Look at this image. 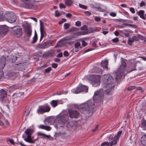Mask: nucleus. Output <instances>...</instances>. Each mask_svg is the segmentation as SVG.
I'll use <instances>...</instances> for the list:
<instances>
[{
	"mask_svg": "<svg viewBox=\"0 0 146 146\" xmlns=\"http://www.w3.org/2000/svg\"><path fill=\"white\" fill-rule=\"evenodd\" d=\"M102 81L104 87L106 88V92L108 94L114 87V80L110 74H108L102 76Z\"/></svg>",
	"mask_w": 146,
	"mask_h": 146,
	"instance_id": "obj_1",
	"label": "nucleus"
},
{
	"mask_svg": "<svg viewBox=\"0 0 146 146\" xmlns=\"http://www.w3.org/2000/svg\"><path fill=\"white\" fill-rule=\"evenodd\" d=\"M94 103L92 100H88L87 102L81 104L78 107L79 111L83 113H89L94 109Z\"/></svg>",
	"mask_w": 146,
	"mask_h": 146,
	"instance_id": "obj_2",
	"label": "nucleus"
},
{
	"mask_svg": "<svg viewBox=\"0 0 146 146\" xmlns=\"http://www.w3.org/2000/svg\"><path fill=\"white\" fill-rule=\"evenodd\" d=\"M126 66V64L125 60L124 59H122L119 68L115 73L116 76L115 79L116 80L120 78L123 76L124 75Z\"/></svg>",
	"mask_w": 146,
	"mask_h": 146,
	"instance_id": "obj_3",
	"label": "nucleus"
},
{
	"mask_svg": "<svg viewBox=\"0 0 146 146\" xmlns=\"http://www.w3.org/2000/svg\"><path fill=\"white\" fill-rule=\"evenodd\" d=\"M68 118V115L66 114H60L58 116L56 119L57 125L60 127H63Z\"/></svg>",
	"mask_w": 146,
	"mask_h": 146,
	"instance_id": "obj_4",
	"label": "nucleus"
},
{
	"mask_svg": "<svg viewBox=\"0 0 146 146\" xmlns=\"http://www.w3.org/2000/svg\"><path fill=\"white\" fill-rule=\"evenodd\" d=\"M34 130L33 129H27L25 132V134L23 135V137L26 142L31 143L34 142L32 141L31 135L33 132Z\"/></svg>",
	"mask_w": 146,
	"mask_h": 146,
	"instance_id": "obj_5",
	"label": "nucleus"
},
{
	"mask_svg": "<svg viewBox=\"0 0 146 146\" xmlns=\"http://www.w3.org/2000/svg\"><path fill=\"white\" fill-rule=\"evenodd\" d=\"M122 133V131H118L115 135H111L108 138V140L111 142H109L110 143L111 146L117 144V141L118 140L120 136Z\"/></svg>",
	"mask_w": 146,
	"mask_h": 146,
	"instance_id": "obj_6",
	"label": "nucleus"
},
{
	"mask_svg": "<svg viewBox=\"0 0 146 146\" xmlns=\"http://www.w3.org/2000/svg\"><path fill=\"white\" fill-rule=\"evenodd\" d=\"M104 93L102 89L98 90L94 93L93 100L95 102H98L101 101L103 98Z\"/></svg>",
	"mask_w": 146,
	"mask_h": 146,
	"instance_id": "obj_7",
	"label": "nucleus"
},
{
	"mask_svg": "<svg viewBox=\"0 0 146 146\" xmlns=\"http://www.w3.org/2000/svg\"><path fill=\"white\" fill-rule=\"evenodd\" d=\"M5 20L8 22L12 23L15 22L17 19V17L15 14L11 12L7 13L5 14Z\"/></svg>",
	"mask_w": 146,
	"mask_h": 146,
	"instance_id": "obj_8",
	"label": "nucleus"
},
{
	"mask_svg": "<svg viewBox=\"0 0 146 146\" xmlns=\"http://www.w3.org/2000/svg\"><path fill=\"white\" fill-rule=\"evenodd\" d=\"M50 109V108L48 106H40L37 111L38 113L42 114L45 112H49Z\"/></svg>",
	"mask_w": 146,
	"mask_h": 146,
	"instance_id": "obj_9",
	"label": "nucleus"
},
{
	"mask_svg": "<svg viewBox=\"0 0 146 146\" xmlns=\"http://www.w3.org/2000/svg\"><path fill=\"white\" fill-rule=\"evenodd\" d=\"M92 78L91 80L92 84L94 87L100 85V76H99L96 75H92L91 78Z\"/></svg>",
	"mask_w": 146,
	"mask_h": 146,
	"instance_id": "obj_10",
	"label": "nucleus"
},
{
	"mask_svg": "<svg viewBox=\"0 0 146 146\" xmlns=\"http://www.w3.org/2000/svg\"><path fill=\"white\" fill-rule=\"evenodd\" d=\"M16 27H13V29L12 31V33L15 36L17 37L21 36L22 35V30L21 28H18L16 29Z\"/></svg>",
	"mask_w": 146,
	"mask_h": 146,
	"instance_id": "obj_11",
	"label": "nucleus"
},
{
	"mask_svg": "<svg viewBox=\"0 0 146 146\" xmlns=\"http://www.w3.org/2000/svg\"><path fill=\"white\" fill-rule=\"evenodd\" d=\"M23 2L22 4L24 7L26 8L31 9L33 6V4L29 0H20Z\"/></svg>",
	"mask_w": 146,
	"mask_h": 146,
	"instance_id": "obj_12",
	"label": "nucleus"
},
{
	"mask_svg": "<svg viewBox=\"0 0 146 146\" xmlns=\"http://www.w3.org/2000/svg\"><path fill=\"white\" fill-rule=\"evenodd\" d=\"M25 32L28 36H30L32 34V30L31 26L29 25H23Z\"/></svg>",
	"mask_w": 146,
	"mask_h": 146,
	"instance_id": "obj_13",
	"label": "nucleus"
},
{
	"mask_svg": "<svg viewBox=\"0 0 146 146\" xmlns=\"http://www.w3.org/2000/svg\"><path fill=\"white\" fill-rule=\"evenodd\" d=\"M68 113L71 118H77L79 116V113L76 110H70L68 111Z\"/></svg>",
	"mask_w": 146,
	"mask_h": 146,
	"instance_id": "obj_14",
	"label": "nucleus"
},
{
	"mask_svg": "<svg viewBox=\"0 0 146 146\" xmlns=\"http://www.w3.org/2000/svg\"><path fill=\"white\" fill-rule=\"evenodd\" d=\"M8 31V27L6 25H3L0 27V36L5 35Z\"/></svg>",
	"mask_w": 146,
	"mask_h": 146,
	"instance_id": "obj_15",
	"label": "nucleus"
},
{
	"mask_svg": "<svg viewBox=\"0 0 146 146\" xmlns=\"http://www.w3.org/2000/svg\"><path fill=\"white\" fill-rule=\"evenodd\" d=\"M37 135L38 136L40 137L43 139H48L52 141L53 139L52 137H51L50 135H47L44 133L38 132L37 133Z\"/></svg>",
	"mask_w": 146,
	"mask_h": 146,
	"instance_id": "obj_16",
	"label": "nucleus"
},
{
	"mask_svg": "<svg viewBox=\"0 0 146 146\" xmlns=\"http://www.w3.org/2000/svg\"><path fill=\"white\" fill-rule=\"evenodd\" d=\"M17 59V57L13 55L12 54L9 55L7 57V60L9 62H10L14 63Z\"/></svg>",
	"mask_w": 146,
	"mask_h": 146,
	"instance_id": "obj_17",
	"label": "nucleus"
},
{
	"mask_svg": "<svg viewBox=\"0 0 146 146\" xmlns=\"http://www.w3.org/2000/svg\"><path fill=\"white\" fill-rule=\"evenodd\" d=\"M7 96V92L5 90L1 89L0 90V100L1 101H3L4 99Z\"/></svg>",
	"mask_w": 146,
	"mask_h": 146,
	"instance_id": "obj_18",
	"label": "nucleus"
},
{
	"mask_svg": "<svg viewBox=\"0 0 146 146\" xmlns=\"http://www.w3.org/2000/svg\"><path fill=\"white\" fill-rule=\"evenodd\" d=\"M6 58L3 56L0 58V69H3L5 65Z\"/></svg>",
	"mask_w": 146,
	"mask_h": 146,
	"instance_id": "obj_19",
	"label": "nucleus"
},
{
	"mask_svg": "<svg viewBox=\"0 0 146 146\" xmlns=\"http://www.w3.org/2000/svg\"><path fill=\"white\" fill-rule=\"evenodd\" d=\"M40 31L41 33V37L40 40L43 38L44 32V30L43 24L42 22L40 20Z\"/></svg>",
	"mask_w": 146,
	"mask_h": 146,
	"instance_id": "obj_20",
	"label": "nucleus"
},
{
	"mask_svg": "<svg viewBox=\"0 0 146 146\" xmlns=\"http://www.w3.org/2000/svg\"><path fill=\"white\" fill-rule=\"evenodd\" d=\"M19 72L10 71L8 73L7 75L9 77H16L19 76Z\"/></svg>",
	"mask_w": 146,
	"mask_h": 146,
	"instance_id": "obj_21",
	"label": "nucleus"
},
{
	"mask_svg": "<svg viewBox=\"0 0 146 146\" xmlns=\"http://www.w3.org/2000/svg\"><path fill=\"white\" fill-rule=\"evenodd\" d=\"M144 11L142 10H141L137 13L140 17L143 19H145V17L144 16Z\"/></svg>",
	"mask_w": 146,
	"mask_h": 146,
	"instance_id": "obj_22",
	"label": "nucleus"
},
{
	"mask_svg": "<svg viewBox=\"0 0 146 146\" xmlns=\"http://www.w3.org/2000/svg\"><path fill=\"white\" fill-rule=\"evenodd\" d=\"M141 127L145 130H146V120L144 118L142 119L141 121Z\"/></svg>",
	"mask_w": 146,
	"mask_h": 146,
	"instance_id": "obj_23",
	"label": "nucleus"
},
{
	"mask_svg": "<svg viewBox=\"0 0 146 146\" xmlns=\"http://www.w3.org/2000/svg\"><path fill=\"white\" fill-rule=\"evenodd\" d=\"M30 111V109L29 107H26L25 109V111L23 113V115L26 117L29 115Z\"/></svg>",
	"mask_w": 146,
	"mask_h": 146,
	"instance_id": "obj_24",
	"label": "nucleus"
},
{
	"mask_svg": "<svg viewBox=\"0 0 146 146\" xmlns=\"http://www.w3.org/2000/svg\"><path fill=\"white\" fill-rule=\"evenodd\" d=\"M80 89L81 90V92H87L88 89V88L86 86H83L82 85L79 86Z\"/></svg>",
	"mask_w": 146,
	"mask_h": 146,
	"instance_id": "obj_25",
	"label": "nucleus"
},
{
	"mask_svg": "<svg viewBox=\"0 0 146 146\" xmlns=\"http://www.w3.org/2000/svg\"><path fill=\"white\" fill-rule=\"evenodd\" d=\"M141 142L143 146H146V134L142 136Z\"/></svg>",
	"mask_w": 146,
	"mask_h": 146,
	"instance_id": "obj_26",
	"label": "nucleus"
},
{
	"mask_svg": "<svg viewBox=\"0 0 146 146\" xmlns=\"http://www.w3.org/2000/svg\"><path fill=\"white\" fill-rule=\"evenodd\" d=\"M108 61L107 60H103L102 62L101 65L102 66L105 68H108Z\"/></svg>",
	"mask_w": 146,
	"mask_h": 146,
	"instance_id": "obj_27",
	"label": "nucleus"
},
{
	"mask_svg": "<svg viewBox=\"0 0 146 146\" xmlns=\"http://www.w3.org/2000/svg\"><path fill=\"white\" fill-rule=\"evenodd\" d=\"M92 46L93 47H94V48H91L88 49L86 50H85L83 52V54L87 52L88 51H91L92 50H93L95 49V48L96 47V44L95 42H93L92 44Z\"/></svg>",
	"mask_w": 146,
	"mask_h": 146,
	"instance_id": "obj_28",
	"label": "nucleus"
},
{
	"mask_svg": "<svg viewBox=\"0 0 146 146\" xmlns=\"http://www.w3.org/2000/svg\"><path fill=\"white\" fill-rule=\"evenodd\" d=\"M52 43V42L50 41L44 42L43 44L44 46L45 47V48H46L50 46L51 45V44Z\"/></svg>",
	"mask_w": 146,
	"mask_h": 146,
	"instance_id": "obj_29",
	"label": "nucleus"
},
{
	"mask_svg": "<svg viewBox=\"0 0 146 146\" xmlns=\"http://www.w3.org/2000/svg\"><path fill=\"white\" fill-rule=\"evenodd\" d=\"M74 38V36H72V35H70L69 36H67L63 38V41L66 40H69L73 39Z\"/></svg>",
	"mask_w": 146,
	"mask_h": 146,
	"instance_id": "obj_30",
	"label": "nucleus"
},
{
	"mask_svg": "<svg viewBox=\"0 0 146 146\" xmlns=\"http://www.w3.org/2000/svg\"><path fill=\"white\" fill-rule=\"evenodd\" d=\"M58 101L57 100H52L50 103V104L53 107H56L58 104Z\"/></svg>",
	"mask_w": 146,
	"mask_h": 146,
	"instance_id": "obj_31",
	"label": "nucleus"
},
{
	"mask_svg": "<svg viewBox=\"0 0 146 146\" xmlns=\"http://www.w3.org/2000/svg\"><path fill=\"white\" fill-rule=\"evenodd\" d=\"M64 2L66 5L68 6H70L73 4L72 0H65Z\"/></svg>",
	"mask_w": 146,
	"mask_h": 146,
	"instance_id": "obj_32",
	"label": "nucleus"
},
{
	"mask_svg": "<svg viewBox=\"0 0 146 146\" xmlns=\"http://www.w3.org/2000/svg\"><path fill=\"white\" fill-rule=\"evenodd\" d=\"M79 29L78 28H76L74 27H71L70 30H69L68 33H70L71 32H77L79 30Z\"/></svg>",
	"mask_w": 146,
	"mask_h": 146,
	"instance_id": "obj_33",
	"label": "nucleus"
},
{
	"mask_svg": "<svg viewBox=\"0 0 146 146\" xmlns=\"http://www.w3.org/2000/svg\"><path fill=\"white\" fill-rule=\"evenodd\" d=\"M83 34L81 32H74L73 33V35H72V36H74V38H75L76 36H78Z\"/></svg>",
	"mask_w": 146,
	"mask_h": 146,
	"instance_id": "obj_34",
	"label": "nucleus"
},
{
	"mask_svg": "<svg viewBox=\"0 0 146 146\" xmlns=\"http://www.w3.org/2000/svg\"><path fill=\"white\" fill-rule=\"evenodd\" d=\"M3 13L2 12H0V21H3L5 20V15L3 16Z\"/></svg>",
	"mask_w": 146,
	"mask_h": 146,
	"instance_id": "obj_35",
	"label": "nucleus"
},
{
	"mask_svg": "<svg viewBox=\"0 0 146 146\" xmlns=\"http://www.w3.org/2000/svg\"><path fill=\"white\" fill-rule=\"evenodd\" d=\"M73 93L75 94H78L81 92V90L80 89L79 86L77 88L76 90H74L73 91Z\"/></svg>",
	"mask_w": 146,
	"mask_h": 146,
	"instance_id": "obj_36",
	"label": "nucleus"
},
{
	"mask_svg": "<svg viewBox=\"0 0 146 146\" xmlns=\"http://www.w3.org/2000/svg\"><path fill=\"white\" fill-rule=\"evenodd\" d=\"M46 121L48 123H51L52 124L54 122V119L50 117Z\"/></svg>",
	"mask_w": 146,
	"mask_h": 146,
	"instance_id": "obj_37",
	"label": "nucleus"
},
{
	"mask_svg": "<svg viewBox=\"0 0 146 146\" xmlns=\"http://www.w3.org/2000/svg\"><path fill=\"white\" fill-rule=\"evenodd\" d=\"M36 41V31H35V35L33 37V40L32 42V44L35 43Z\"/></svg>",
	"mask_w": 146,
	"mask_h": 146,
	"instance_id": "obj_38",
	"label": "nucleus"
},
{
	"mask_svg": "<svg viewBox=\"0 0 146 146\" xmlns=\"http://www.w3.org/2000/svg\"><path fill=\"white\" fill-rule=\"evenodd\" d=\"M101 146H111V145L108 142H105L102 143Z\"/></svg>",
	"mask_w": 146,
	"mask_h": 146,
	"instance_id": "obj_39",
	"label": "nucleus"
},
{
	"mask_svg": "<svg viewBox=\"0 0 146 146\" xmlns=\"http://www.w3.org/2000/svg\"><path fill=\"white\" fill-rule=\"evenodd\" d=\"M50 54L49 52L47 51L44 53L42 56L43 57L45 58L49 56L50 55Z\"/></svg>",
	"mask_w": 146,
	"mask_h": 146,
	"instance_id": "obj_40",
	"label": "nucleus"
},
{
	"mask_svg": "<svg viewBox=\"0 0 146 146\" xmlns=\"http://www.w3.org/2000/svg\"><path fill=\"white\" fill-rule=\"evenodd\" d=\"M62 14V13H60L58 10H56L55 11V15L56 17H59Z\"/></svg>",
	"mask_w": 146,
	"mask_h": 146,
	"instance_id": "obj_41",
	"label": "nucleus"
},
{
	"mask_svg": "<svg viewBox=\"0 0 146 146\" xmlns=\"http://www.w3.org/2000/svg\"><path fill=\"white\" fill-rule=\"evenodd\" d=\"M126 26H127L129 27L136 28L137 26L135 25H133L129 24H126L125 25Z\"/></svg>",
	"mask_w": 146,
	"mask_h": 146,
	"instance_id": "obj_42",
	"label": "nucleus"
},
{
	"mask_svg": "<svg viewBox=\"0 0 146 146\" xmlns=\"http://www.w3.org/2000/svg\"><path fill=\"white\" fill-rule=\"evenodd\" d=\"M70 25L68 23H65L64 24V27L65 29H68L70 27Z\"/></svg>",
	"mask_w": 146,
	"mask_h": 146,
	"instance_id": "obj_43",
	"label": "nucleus"
},
{
	"mask_svg": "<svg viewBox=\"0 0 146 146\" xmlns=\"http://www.w3.org/2000/svg\"><path fill=\"white\" fill-rule=\"evenodd\" d=\"M23 54H24L22 53H19L17 56H16L17 58V59L20 58H22L23 56Z\"/></svg>",
	"mask_w": 146,
	"mask_h": 146,
	"instance_id": "obj_44",
	"label": "nucleus"
},
{
	"mask_svg": "<svg viewBox=\"0 0 146 146\" xmlns=\"http://www.w3.org/2000/svg\"><path fill=\"white\" fill-rule=\"evenodd\" d=\"M134 40L133 39V38H129V39H128V44L129 45H131L132 42H134Z\"/></svg>",
	"mask_w": 146,
	"mask_h": 146,
	"instance_id": "obj_45",
	"label": "nucleus"
},
{
	"mask_svg": "<svg viewBox=\"0 0 146 146\" xmlns=\"http://www.w3.org/2000/svg\"><path fill=\"white\" fill-rule=\"evenodd\" d=\"M51 70L52 68L51 67H49L48 68L45 69V72L46 73H48L51 71Z\"/></svg>",
	"mask_w": 146,
	"mask_h": 146,
	"instance_id": "obj_46",
	"label": "nucleus"
},
{
	"mask_svg": "<svg viewBox=\"0 0 146 146\" xmlns=\"http://www.w3.org/2000/svg\"><path fill=\"white\" fill-rule=\"evenodd\" d=\"M135 88L136 87L135 86H130L128 88L127 90L128 91H131Z\"/></svg>",
	"mask_w": 146,
	"mask_h": 146,
	"instance_id": "obj_47",
	"label": "nucleus"
},
{
	"mask_svg": "<svg viewBox=\"0 0 146 146\" xmlns=\"http://www.w3.org/2000/svg\"><path fill=\"white\" fill-rule=\"evenodd\" d=\"M51 127L48 126H44V129L46 130L47 131H49L51 130Z\"/></svg>",
	"mask_w": 146,
	"mask_h": 146,
	"instance_id": "obj_48",
	"label": "nucleus"
},
{
	"mask_svg": "<svg viewBox=\"0 0 146 146\" xmlns=\"http://www.w3.org/2000/svg\"><path fill=\"white\" fill-rule=\"evenodd\" d=\"M79 6L80 8L82 9H87V7L86 6L80 4H79Z\"/></svg>",
	"mask_w": 146,
	"mask_h": 146,
	"instance_id": "obj_49",
	"label": "nucleus"
},
{
	"mask_svg": "<svg viewBox=\"0 0 146 146\" xmlns=\"http://www.w3.org/2000/svg\"><path fill=\"white\" fill-rule=\"evenodd\" d=\"M135 64H131V65L130 66H129V68H131V67H134V68H133L131 69V71H133V70H135L136 69H135Z\"/></svg>",
	"mask_w": 146,
	"mask_h": 146,
	"instance_id": "obj_50",
	"label": "nucleus"
},
{
	"mask_svg": "<svg viewBox=\"0 0 146 146\" xmlns=\"http://www.w3.org/2000/svg\"><path fill=\"white\" fill-rule=\"evenodd\" d=\"M38 47L40 48L45 49L43 43L42 44H39L38 45Z\"/></svg>",
	"mask_w": 146,
	"mask_h": 146,
	"instance_id": "obj_51",
	"label": "nucleus"
},
{
	"mask_svg": "<svg viewBox=\"0 0 146 146\" xmlns=\"http://www.w3.org/2000/svg\"><path fill=\"white\" fill-rule=\"evenodd\" d=\"M80 43L79 42H77L75 44H74L75 48H78V47H79L80 46Z\"/></svg>",
	"mask_w": 146,
	"mask_h": 146,
	"instance_id": "obj_52",
	"label": "nucleus"
},
{
	"mask_svg": "<svg viewBox=\"0 0 146 146\" xmlns=\"http://www.w3.org/2000/svg\"><path fill=\"white\" fill-rule=\"evenodd\" d=\"M63 54L64 56L67 57L69 55V54L67 51H64Z\"/></svg>",
	"mask_w": 146,
	"mask_h": 146,
	"instance_id": "obj_53",
	"label": "nucleus"
},
{
	"mask_svg": "<svg viewBox=\"0 0 146 146\" xmlns=\"http://www.w3.org/2000/svg\"><path fill=\"white\" fill-rule=\"evenodd\" d=\"M81 22L80 21H78L75 23V25L77 26H81Z\"/></svg>",
	"mask_w": 146,
	"mask_h": 146,
	"instance_id": "obj_54",
	"label": "nucleus"
},
{
	"mask_svg": "<svg viewBox=\"0 0 146 146\" xmlns=\"http://www.w3.org/2000/svg\"><path fill=\"white\" fill-rule=\"evenodd\" d=\"M59 7L60 9L65 8L66 7L62 3H60L59 4Z\"/></svg>",
	"mask_w": 146,
	"mask_h": 146,
	"instance_id": "obj_55",
	"label": "nucleus"
},
{
	"mask_svg": "<svg viewBox=\"0 0 146 146\" xmlns=\"http://www.w3.org/2000/svg\"><path fill=\"white\" fill-rule=\"evenodd\" d=\"M95 20L97 22H99L101 20V18L99 17H96L94 18Z\"/></svg>",
	"mask_w": 146,
	"mask_h": 146,
	"instance_id": "obj_56",
	"label": "nucleus"
},
{
	"mask_svg": "<svg viewBox=\"0 0 146 146\" xmlns=\"http://www.w3.org/2000/svg\"><path fill=\"white\" fill-rule=\"evenodd\" d=\"M119 40V38L117 37H116L112 39V41L114 42H117Z\"/></svg>",
	"mask_w": 146,
	"mask_h": 146,
	"instance_id": "obj_57",
	"label": "nucleus"
},
{
	"mask_svg": "<svg viewBox=\"0 0 146 146\" xmlns=\"http://www.w3.org/2000/svg\"><path fill=\"white\" fill-rule=\"evenodd\" d=\"M52 66L53 68H55L57 67L58 66V64L56 63H53L52 64Z\"/></svg>",
	"mask_w": 146,
	"mask_h": 146,
	"instance_id": "obj_58",
	"label": "nucleus"
},
{
	"mask_svg": "<svg viewBox=\"0 0 146 146\" xmlns=\"http://www.w3.org/2000/svg\"><path fill=\"white\" fill-rule=\"evenodd\" d=\"M130 11L133 13H135V11L134 8L132 7H131L129 9Z\"/></svg>",
	"mask_w": 146,
	"mask_h": 146,
	"instance_id": "obj_59",
	"label": "nucleus"
},
{
	"mask_svg": "<svg viewBox=\"0 0 146 146\" xmlns=\"http://www.w3.org/2000/svg\"><path fill=\"white\" fill-rule=\"evenodd\" d=\"M84 13L87 16H89L91 14L90 12L88 11H84Z\"/></svg>",
	"mask_w": 146,
	"mask_h": 146,
	"instance_id": "obj_60",
	"label": "nucleus"
},
{
	"mask_svg": "<svg viewBox=\"0 0 146 146\" xmlns=\"http://www.w3.org/2000/svg\"><path fill=\"white\" fill-rule=\"evenodd\" d=\"M133 39L134 40V41H137L139 40L138 38V36H133L132 37Z\"/></svg>",
	"mask_w": 146,
	"mask_h": 146,
	"instance_id": "obj_61",
	"label": "nucleus"
},
{
	"mask_svg": "<svg viewBox=\"0 0 146 146\" xmlns=\"http://www.w3.org/2000/svg\"><path fill=\"white\" fill-rule=\"evenodd\" d=\"M3 75V72L2 70H0V79L1 78Z\"/></svg>",
	"mask_w": 146,
	"mask_h": 146,
	"instance_id": "obj_62",
	"label": "nucleus"
},
{
	"mask_svg": "<svg viewBox=\"0 0 146 146\" xmlns=\"http://www.w3.org/2000/svg\"><path fill=\"white\" fill-rule=\"evenodd\" d=\"M62 56L63 55L62 52H60V53L58 54L56 56V57H62Z\"/></svg>",
	"mask_w": 146,
	"mask_h": 146,
	"instance_id": "obj_63",
	"label": "nucleus"
},
{
	"mask_svg": "<svg viewBox=\"0 0 146 146\" xmlns=\"http://www.w3.org/2000/svg\"><path fill=\"white\" fill-rule=\"evenodd\" d=\"M44 126H45V125H39L38 126V127L39 129H44Z\"/></svg>",
	"mask_w": 146,
	"mask_h": 146,
	"instance_id": "obj_64",
	"label": "nucleus"
}]
</instances>
